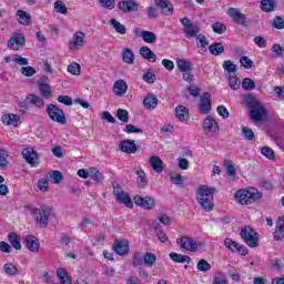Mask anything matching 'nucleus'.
Masks as SVG:
<instances>
[{
	"mask_svg": "<svg viewBox=\"0 0 284 284\" xmlns=\"http://www.w3.org/2000/svg\"><path fill=\"white\" fill-rule=\"evenodd\" d=\"M83 45H85V33L78 31L69 41V48L70 50H79V48H83Z\"/></svg>",
	"mask_w": 284,
	"mask_h": 284,
	"instance_id": "nucleus-14",
	"label": "nucleus"
},
{
	"mask_svg": "<svg viewBox=\"0 0 284 284\" xmlns=\"http://www.w3.org/2000/svg\"><path fill=\"white\" fill-rule=\"evenodd\" d=\"M143 263L146 267H152V265L156 263V255H154V253H145L144 255H142L141 252L134 253L132 261L133 267H141Z\"/></svg>",
	"mask_w": 284,
	"mask_h": 284,
	"instance_id": "nucleus-5",
	"label": "nucleus"
},
{
	"mask_svg": "<svg viewBox=\"0 0 284 284\" xmlns=\"http://www.w3.org/2000/svg\"><path fill=\"white\" fill-rule=\"evenodd\" d=\"M171 261L174 263H190L191 258L187 255L179 254V253H170Z\"/></svg>",
	"mask_w": 284,
	"mask_h": 284,
	"instance_id": "nucleus-39",
	"label": "nucleus"
},
{
	"mask_svg": "<svg viewBox=\"0 0 284 284\" xmlns=\"http://www.w3.org/2000/svg\"><path fill=\"white\" fill-rule=\"evenodd\" d=\"M8 241L16 250H21V236L17 233H9Z\"/></svg>",
	"mask_w": 284,
	"mask_h": 284,
	"instance_id": "nucleus-35",
	"label": "nucleus"
},
{
	"mask_svg": "<svg viewBox=\"0 0 284 284\" xmlns=\"http://www.w3.org/2000/svg\"><path fill=\"white\" fill-rule=\"evenodd\" d=\"M175 116L179 121H187L190 119L187 108L179 105L175 108Z\"/></svg>",
	"mask_w": 284,
	"mask_h": 284,
	"instance_id": "nucleus-34",
	"label": "nucleus"
},
{
	"mask_svg": "<svg viewBox=\"0 0 284 284\" xmlns=\"http://www.w3.org/2000/svg\"><path fill=\"white\" fill-rule=\"evenodd\" d=\"M154 230L156 232L158 240L161 243H168V235L165 234V232H163V230L159 229V225H155Z\"/></svg>",
	"mask_w": 284,
	"mask_h": 284,
	"instance_id": "nucleus-61",
	"label": "nucleus"
},
{
	"mask_svg": "<svg viewBox=\"0 0 284 284\" xmlns=\"http://www.w3.org/2000/svg\"><path fill=\"white\" fill-rule=\"evenodd\" d=\"M223 70H225V72H227L229 74H234L237 70L236 64H234V62H232V60H225L222 64Z\"/></svg>",
	"mask_w": 284,
	"mask_h": 284,
	"instance_id": "nucleus-43",
	"label": "nucleus"
},
{
	"mask_svg": "<svg viewBox=\"0 0 284 284\" xmlns=\"http://www.w3.org/2000/svg\"><path fill=\"white\" fill-rule=\"evenodd\" d=\"M176 65L180 72H192V70H194V67L192 65V61L187 59H178Z\"/></svg>",
	"mask_w": 284,
	"mask_h": 284,
	"instance_id": "nucleus-29",
	"label": "nucleus"
},
{
	"mask_svg": "<svg viewBox=\"0 0 284 284\" xmlns=\"http://www.w3.org/2000/svg\"><path fill=\"white\" fill-rule=\"evenodd\" d=\"M133 201L135 205L143 207V210H154L156 207V200L152 196L142 197L141 195H135Z\"/></svg>",
	"mask_w": 284,
	"mask_h": 284,
	"instance_id": "nucleus-10",
	"label": "nucleus"
},
{
	"mask_svg": "<svg viewBox=\"0 0 284 284\" xmlns=\"http://www.w3.org/2000/svg\"><path fill=\"white\" fill-rule=\"evenodd\" d=\"M227 13L235 23H237L239 26H245L246 17L244 13H241V10L236 8H229Z\"/></svg>",
	"mask_w": 284,
	"mask_h": 284,
	"instance_id": "nucleus-20",
	"label": "nucleus"
},
{
	"mask_svg": "<svg viewBox=\"0 0 284 284\" xmlns=\"http://www.w3.org/2000/svg\"><path fill=\"white\" fill-rule=\"evenodd\" d=\"M22 156L27 161V163H29L30 165H34L37 163L36 162L37 152H34V150L32 149H24L22 151Z\"/></svg>",
	"mask_w": 284,
	"mask_h": 284,
	"instance_id": "nucleus-31",
	"label": "nucleus"
},
{
	"mask_svg": "<svg viewBox=\"0 0 284 284\" xmlns=\"http://www.w3.org/2000/svg\"><path fill=\"white\" fill-rule=\"evenodd\" d=\"M118 6L122 12H136L139 10V3L134 0H122Z\"/></svg>",
	"mask_w": 284,
	"mask_h": 284,
	"instance_id": "nucleus-19",
	"label": "nucleus"
},
{
	"mask_svg": "<svg viewBox=\"0 0 284 284\" xmlns=\"http://www.w3.org/2000/svg\"><path fill=\"white\" fill-rule=\"evenodd\" d=\"M122 61L128 65H132L134 63V51L130 48H125L122 51Z\"/></svg>",
	"mask_w": 284,
	"mask_h": 284,
	"instance_id": "nucleus-32",
	"label": "nucleus"
},
{
	"mask_svg": "<svg viewBox=\"0 0 284 284\" xmlns=\"http://www.w3.org/2000/svg\"><path fill=\"white\" fill-rule=\"evenodd\" d=\"M272 52L275 57H283L284 48L281 44H273Z\"/></svg>",
	"mask_w": 284,
	"mask_h": 284,
	"instance_id": "nucleus-64",
	"label": "nucleus"
},
{
	"mask_svg": "<svg viewBox=\"0 0 284 284\" xmlns=\"http://www.w3.org/2000/svg\"><path fill=\"white\" fill-rule=\"evenodd\" d=\"M263 156H266V159H270L271 161H274L275 155H274V150L270 146H263L261 150Z\"/></svg>",
	"mask_w": 284,
	"mask_h": 284,
	"instance_id": "nucleus-60",
	"label": "nucleus"
},
{
	"mask_svg": "<svg viewBox=\"0 0 284 284\" xmlns=\"http://www.w3.org/2000/svg\"><path fill=\"white\" fill-rule=\"evenodd\" d=\"M54 10L59 14H68V8L65 7V3H63V1L61 0L54 2Z\"/></svg>",
	"mask_w": 284,
	"mask_h": 284,
	"instance_id": "nucleus-50",
	"label": "nucleus"
},
{
	"mask_svg": "<svg viewBox=\"0 0 284 284\" xmlns=\"http://www.w3.org/2000/svg\"><path fill=\"white\" fill-rule=\"evenodd\" d=\"M90 176L99 185H103V173L97 170L95 168H90Z\"/></svg>",
	"mask_w": 284,
	"mask_h": 284,
	"instance_id": "nucleus-37",
	"label": "nucleus"
},
{
	"mask_svg": "<svg viewBox=\"0 0 284 284\" xmlns=\"http://www.w3.org/2000/svg\"><path fill=\"white\" fill-rule=\"evenodd\" d=\"M47 114L51 119V121H54L55 123H60V125H65V113H63V110H61L55 104H49L47 106Z\"/></svg>",
	"mask_w": 284,
	"mask_h": 284,
	"instance_id": "nucleus-9",
	"label": "nucleus"
},
{
	"mask_svg": "<svg viewBox=\"0 0 284 284\" xmlns=\"http://www.w3.org/2000/svg\"><path fill=\"white\" fill-rule=\"evenodd\" d=\"M116 116L122 123H128L130 121V113H128V110L125 109H118Z\"/></svg>",
	"mask_w": 284,
	"mask_h": 284,
	"instance_id": "nucleus-47",
	"label": "nucleus"
},
{
	"mask_svg": "<svg viewBox=\"0 0 284 284\" xmlns=\"http://www.w3.org/2000/svg\"><path fill=\"white\" fill-rule=\"evenodd\" d=\"M136 175H138L139 187H146L148 186V176H145V171L140 169L136 171Z\"/></svg>",
	"mask_w": 284,
	"mask_h": 284,
	"instance_id": "nucleus-42",
	"label": "nucleus"
},
{
	"mask_svg": "<svg viewBox=\"0 0 284 284\" xmlns=\"http://www.w3.org/2000/svg\"><path fill=\"white\" fill-rule=\"evenodd\" d=\"M27 101H29V103H31V105H34L39 109H41L45 105V102H43V98H41L37 94H28Z\"/></svg>",
	"mask_w": 284,
	"mask_h": 284,
	"instance_id": "nucleus-33",
	"label": "nucleus"
},
{
	"mask_svg": "<svg viewBox=\"0 0 284 284\" xmlns=\"http://www.w3.org/2000/svg\"><path fill=\"white\" fill-rule=\"evenodd\" d=\"M113 92L115 97H123V94L128 92V83H125L123 80L115 81L113 84Z\"/></svg>",
	"mask_w": 284,
	"mask_h": 284,
	"instance_id": "nucleus-26",
	"label": "nucleus"
},
{
	"mask_svg": "<svg viewBox=\"0 0 284 284\" xmlns=\"http://www.w3.org/2000/svg\"><path fill=\"white\" fill-rule=\"evenodd\" d=\"M169 176L173 185H183V183H185V179L179 173H170Z\"/></svg>",
	"mask_w": 284,
	"mask_h": 284,
	"instance_id": "nucleus-44",
	"label": "nucleus"
},
{
	"mask_svg": "<svg viewBox=\"0 0 284 284\" xmlns=\"http://www.w3.org/2000/svg\"><path fill=\"white\" fill-rule=\"evenodd\" d=\"M209 50L211 54H213L214 57H219V54H223V52H225V47H223V43L216 42L211 44L209 47Z\"/></svg>",
	"mask_w": 284,
	"mask_h": 284,
	"instance_id": "nucleus-38",
	"label": "nucleus"
},
{
	"mask_svg": "<svg viewBox=\"0 0 284 284\" xmlns=\"http://www.w3.org/2000/svg\"><path fill=\"white\" fill-rule=\"evenodd\" d=\"M119 148L121 152L125 154H134L136 152V143H134V140H123L120 142Z\"/></svg>",
	"mask_w": 284,
	"mask_h": 284,
	"instance_id": "nucleus-23",
	"label": "nucleus"
},
{
	"mask_svg": "<svg viewBox=\"0 0 284 284\" xmlns=\"http://www.w3.org/2000/svg\"><path fill=\"white\" fill-rule=\"evenodd\" d=\"M140 37L145 41V43H156V34L152 31H140Z\"/></svg>",
	"mask_w": 284,
	"mask_h": 284,
	"instance_id": "nucleus-36",
	"label": "nucleus"
},
{
	"mask_svg": "<svg viewBox=\"0 0 284 284\" xmlns=\"http://www.w3.org/2000/svg\"><path fill=\"white\" fill-rule=\"evenodd\" d=\"M68 72H70V74L79 77V74H81V65H79V63L77 62H73L68 65Z\"/></svg>",
	"mask_w": 284,
	"mask_h": 284,
	"instance_id": "nucleus-56",
	"label": "nucleus"
},
{
	"mask_svg": "<svg viewBox=\"0 0 284 284\" xmlns=\"http://www.w3.org/2000/svg\"><path fill=\"white\" fill-rule=\"evenodd\" d=\"M216 187H209L207 185H202L196 191V201L204 212H212L214 210V193Z\"/></svg>",
	"mask_w": 284,
	"mask_h": 284,
	"instance_id": "nucleus-1",
	"label": "nucleus"
},
{
	"mask_svg": "<svg viewBox=\"0 0 284 284\" xmlns=\"http://www.w3.org/2000/svg\"><path fill=\"white\" fill-rule=\"evenodd\" d=\"M212 30L215 32V34H223L227 30V27L221 22H214L212 24Z\"/></svg>",
	"mask_w": 284,
	"mask_h": 284,
	"instance_id": "nucleus-53",
	"label": "nucleus"
},
{
	"mask_svg": "<svg viewBox=\"0 0 284 284\" xmlns=\"http://www.w3.org/2000/svg\"><path fill=\"white\" fill-rule=\"evenodd\" d=\"M180 23L184 27V34L186 39H196L201 33V27L192 22L187 17L180 19Z\"/></svg>",
	"mask_w": 284,
	"mask_h": 284,
	"instance_id": "nucleus-6",
	"label": "nucleus"
},
{
	"mask_svg": "<svg viewBox=\"0 0 284 284\" xmlns=\"http://www.w3.org/2000/svg\"><path fill=\"white\" fill-rule=\"evenodd\" d=\"M199 109L202 114L212 112V95L210 92H204L200 98Z\"/></svg>",
	"mask_w": 284,
	"mask_h": 284,
	"instance_id": "nucleus-12",
	"label": "nucleus"
},
{
	"mask_svg": "<svg viewBox=\"0 0 284 284\" xmlns=\"http://www.w3.org/2000/svg\"><path fill=\"white\" fill-rule=\"evenodd\" d=\"M30 214L33 216L39 227H48V223H50V216L52 214V207L48 205H42L39 209L34 207L30 210Z\"/></svg>",
	"mask_w": 284,
	"mask_h": 284,
	"instance_id": "nucleus-2",
	"label": "nucleus"
},
{
	"mask_svg": "<svg viewBox=\"0 0 284 284\" xmlns=\"http://www.w3.org/2000/svg\"><path fill=\"white\" fill-rule=\"evenodd\" d=\"M0 168H8V151L0 149Z\"/></svg>",
	"mask_w": 284,
	"mask_h": 284,
	"instance_id": "nucleus-59",
	"label": "nucleus"
},
{
	"mask_svg": "<svg viewBox=\"0 0 284 284\" xmlns=\"http://www.w3.org/2000/svg\"><path fill=\"white\" fill-rule=\"evenodd\" d=\"M246 105L251 110L250 116L253 121H263V115L265 114V106H263L258 100H256L254 97H247Z\"/></svg>",
	"mask_w": 284,
	"mask_h": 284,
	"instance_id": "nucleus-3",
	"label": "nucleus"
},
{
	"mask_svg": "<svg viewBox=\"0 0 284 284\" xmlns=\"http://www.w3.org/2000/svg\"><path fill=\"white\" fill-rule=\"evenodd\" d=\"M229 85L230 88H232V90H239V88H241V81L239 80V78H236V75H229Z\"/></svg>",
	"mask_w": 284,
	"mask_h": 284,
	"instance_id": "nucleus-54",
	"label": "nucleus"
},
{
	"mask_svg": "<svg viewBox=\"0 0 284 284\" xmlns=\"http://www.w3.org/2000/svg\"><path fill=\"white\" fill-rule=\"evenodd\" d=\"M176 243L178 245H180V247L186 250V252H196V250L199 248V244L196 243V241H194V239L190 236H182L178 239Z\"/></svg>",
	"mask_w": 284,
	"mask_h": 284,
	"instance_id": "nucleus-11",
	"label": "nucleus"
},
{
	"mask_svg": "<svg viewBox=\"0 0 284 284\" xmlns=\"http://www.w3.org/2000/svg\"><path fill=\"white\" fill-rule=\"evenodd\" d=\"M235 199H237L241 205H251V203H254V201H258V199H261V193L239 190L235 193Z\"/></svg>",
	"mask_w": 284,
	"mask_h": 284,
	"instance_id": "nucleus-7",
	"label": "nucleus"
},
{
	"mask_svg": "<svg viewBox=\"0 0 284 284\" xmlns=\"http://www.w3.org/2000/svg\"><path fill=\"white\" fill-rule=\"evenodd\" d=\"M196 268L199 272H210V270H212V265L205 260H200Z\"/></svg>",
	"mask_w": 284,
	"mask_h": 284,
	"instance_id": "nucleus-49",
	"label": "nucleus"
},
{
	"mask_svg": "<svg viewBox=\"0 0 284 284\" xmlns=\"http://www.w3.org/2000/svg\"><path fill=\"white\" fill-rule=\"evenodd\" d=\"M17 105L22 114H27L28 110H30V101L28 100V95L24 100L18 101Z\"/></svg>",
	"mask_w": 284,
	"mask_h": 284,
	"instance_id": "nucleus-46",
	"label": "nucleus"
},
{
	"mask_svg": "<svg viewBox=\"0 0 284 284\" xmlns=\"http://www.w3.org/2000/svg\"><path fill=\"white\" fill-rule=\"evenodd\" d=\"M26 247L30 251L37 254L39 252V248L41 247V244H39V239L34 235H27L26 236Z\"/></svg>",
	"mask_w": 284,
	"mask_h": 284,
	"instance_id": "nucleus-21",
	"label": "nucleus"
},
{
	"mask_svg": "<svg viewBox=\"0 0 284 284\" xmlns=\"http://www.w3.org/2000/svg\"><path fill=\"white\" fill-rule=\"evenodd\" d=\"M16 17L18 18V23L21 26H30V22L32 21V16L23 10H18Z\"/></svg>",
	"mask_w": 284,
	"mask_h": 284,
	"instance_id": "nucleus-28",
	"label": "nucleus"
},
{
	"mask_svg": "<svg viewBox=\"0 0 284 284\" xmlns=\"http://www.w3.org/2000/svg\"><path fill=\"white\" fill-rule=\"evenodd\" d=\"M224 165L226 168V174H229V176H236V168H234L232 161L226 160L224 162Z\"/></svg>",
	"mask_w": 284,
	"mask_h": 284,
	"instance_id": "nucleus-58",
	"label": "nucleus"
},
{
	"mask_svg": "<svg viewBox=\"0 0 284 284\" xmlns=\"http://www.w3.org/2000/svg\"><path fill=\"white\" fill-rule=\"evenodd\" d=\"M224 245L225 247H227V250H230L231 252H236L239 250V246L241 244L236 243L235 241H233L230 237H226V240L224 241Z\"/></svg>",
	"mask_w": 284,
	"mask_h": 284,
	"instance_id": "nucleus-51",
	"label": "nucleus"
},
{
	"mask_svg": "<svg viewBox=\"0 0 284 284\" xmlns=\"http://www.w3.org/2000/svg\"><path fill=\"white\" fill-rule=\"evenodd\" d=\"M113 251L119 256H125L130 252V242L128 240H115L113 243Z\"/></svg>",
	"mask_w": 284,
	"mask_h": 284,
	"instance_id": "nucleus-15",
	"label": "nucleus"
},
{
	"mask_svg": "<svg viewBox=\"0 0 284 284\" xmlns=\"http://www.w3.org/2000/svg\"><path fill=\"white\" fill-rule=\"evenodd\" d=\"M240 63L241 67L245 68L246 70H251V68H254V61H252L247 55L240 58Z\"/></svg>",
	"mask_w": 284,
	"mask_h": 284,
	"instance_id": "nucleus-52",
	"label": "nucleus"
},
{
	"mask_svg": "<svg viewBox=\"0 0 284 284\" xmlns=\"http://www.w3.org/2000/svg\"><path fill=\"white\" fill-rule=\"evenodd\" d=\"M143 105L145 110H154L159 105V98L155 95L149 94L143 100Z\"/></svg>",
	"mask_w": 284,
	"mask_h": 284,
	"instance_id": "nucleus-30",
	"label": "nucleus"
},
{
	"mask_svg": "<svg viewBox=\"0 0 284 284\" xmlns=\"http://www.w3.org/2000/svg\"><path fill=\"white\" fill-rule=\"evenodd\" d=\"M202 130L205 132V134H211L213 136V134L219 132V123L216 120H214V118H212V115H209L203 121Z\"/></svg>",
	"mask_w": 284,
	"mask_h": 284,
	"instance_id": "nucleus-13",
	"label": "nucleus"
},
{
	"mask_svg": "<svg viewBox=\"0 0 284 284\" xmlns=\"http://www.w3.org/2000/svg\"><path fill=\"white\" fill-rule=\"evenodd\" d=\"M38 87L42 99H50L52 97V90L48 83V77H42L38 80Z\"/></svg>",
	"mask_w": 284,
	"mask_h": 284,
	"instance_id": "nucleus-16",
	"label": "nucleus"
},
{
	"mask_svg": "<svg viewBox=\"0 0 284 284\" xmlns=\"http://www.w3.org/2000/svg\"><path fill=\"white\" fill-rule=\"evenodd\" d=\"M113 195L115 196V200L118 203H122L125 205V207H133L134 203L132 202V199L123 189L121 187V184L113 183Z\"/></svg>",
	"mask_w": 284,
	"mask_h": 284,
	"instance_id": "nucleus-8",
	"label": "nucleus"
},
{
	"mask_svg": "<svg viewBox=\"0 0 284 284\" xmlns=\"http://www.w3.org/2000/svg\"><path fill=\"white\" fill-rule=\"evenodd\" d=\"M242 134L246 141H254L255 139L254 131L247 126L242 128Z\"/></svg>",
	"mask_w": 284,
	"mask_h": 284,
	"instance_id": "nucleus-55",
	"label": "nucleus"
},
{
	"mask_svg": "<svg viewBox=\"0 0 284 284\" xmlns=\"http://www.w3.org/2000/svg\"><path fill=\"white\" fill-rule=\"evenodd\" d=\"M1 121L3 125H13V128H19V125H21V116L14 113L3 114Z\"/></svg>",
	"mask_w": 284,
	"mask_h": 284,
	"instance_id": "nucleus-18",
	"label": "nucleus"
},
{
	"mask_svg": "<svg viewBox=\"0 0 284 284\" xmlns=\"http://www.w3.org/2000/svg\"><path fill=\"white\" fill-rule=\"evenodd\" d=\"M240 236L248 247H258V233L252 226L246 225L242 227Z\"/></svg>",
	"mask_w": 284,
	"mask_h": 284,
	"instance_id": "nucleus-4",
	"label": "nucleus"
},
{
	"mask_svg": "<svg viewBox=\"0 0 284 284\" xmlns=\"http://www.w3.org/2000/svg\"><path fill=\"white\" fill-rule=\"evenodd\" d=\"M20 72L23 77H34L37 74V70L32 67H22Z\"/></svg>",
	"mask_w": 284,
	"mask_h": 284,
	"instance_id": "nucleus-63",
	"label": "nucleus"
},
{
	"mask_svg": "<svg viewBox=\"0 0 284 284\" xmlns=\"http://www.w3.org/2000/svg\"><path fill=\"white\" fill-rule=\"evenodd\" d=\"M4 272L9 276H17V274H19V268L13 264H4Z\"/></svg>",
	"mask_w": 284,
	"mask_h": 284,
	"instance_id": "nucleus-57",
	"label": "nucleus"
},
{
	"mask_svg": "<svg viewBox=\"0 0 284 284\" xmlns=\"http://www.w3.org/2000/svg\"><path fill=\"white\" fill-rule=\"evenodd\" d=\"M154 3L160 10H162L163 14L170 17L174 12V7L172 3L166 2L165 0H154Z\"/></svg>",
	"mask_w": 284,
	"mask_h": 284,
	"instance_id": "nucleus-24",
	"label": "nucleus"
},
{
	"mask_svg": "<svg viewBox=\"0 0 284 284\" xmlns=\"http://www.w3.org/2000/svg\"><path fill=\"white\" fill-rule=\"evenodd\" d=\"M150 165L153 169V172H156L158 174H161L165 168L163 166V160L161 158L153 155L149 160Z\"/></svg>",
	"mask_w": 284,
	"mask_h": 284,
	"instance_id": "nucleus-25",
	"label": "nucleus"
},
{
	"mask_svg": "<svg viewBox=\"0 0 284 284\" xmlns=\"http://www.w3.org/2000/svg\"><path fill=\"white\" fill-rule=\"evenodd\" d=\"M274 241L284 240V215L280 216L276 222L275 231L273 233Z\"/></svg>",
	"mask_w": 284,
	"mask_h": 284,
	"instance_id": "nucleus-22",
	"label": "nucleus"
},
{
	"mask_svg": "<svg viewBox=\"0 0 284 284\" xmlns=\"http://www.w3.org/2000/svg\"><path fill=\"white\" fill-rule=\"evenodd\" d=\"M260 8L261 10H263V12H274L276 3L274 2V0H262Z\"/></svg>",
	"mask_w": 284,
	"mask_h": 284,
	"instance_id": "nucleus-40",
	"label": "nucleus"
},
{
	"mask_svg": "<svg viewBox=\"0 0 284 284\" xmlns=\"http://www.w3.org/2000/svg\"><path fill=\"white\" fill-rule=\"evenodd\" d=\"M242 88H243V90H245L246 92H252V90H255V89H256V83H254V82L252 81V79L245 78V79H243V81H242Z\"/></svg>",
	"mask_w": 284,
	"mask_h": 284,
	"instance_id": "nucleus-45",
	"label": "nucleus"
},
{
	"mask_svg": "<svg viewBox=\"0 0 284 284\" xmlns=\"http://www.w3.org/2000/svg\"><path fill=\"white\" fill-rule=\"evenodd\" d=\"M140 54L142 59H145L146 61H151V63H155L156 61V54L152 51L150 47L140 48Z\"/></svg>",
	"mask_w": 284,
	"mask_h": 284,
	"instance_id": "nucleus-27",
	"label": "nucleus"
},
{
	"mask_svg": "<svg viewBox=\"0 0 284 284\" xmlns=\"http://www.w3.org/2000/svg\"><path fill=\"white\" fill-rule=\"evenodd\" d=\"M273 27L276 30H283L284 29V18L281 16H276L273 20Z\"/></svg>",
	"mask_w": 284,
	"mask_h": 284,
	"instance_id": "nucleus-62",
	"label": "nucleus"
},
{
	"mask_svg": "<svg viewBox=\"0 0 284 284\" xmlns=\"http://www.w3.org/2000/svg\"><path fill=\"white\" fill-rule=\"evenodd\" d=\"M21 45H26V37L21 33L13 34L8 41V48L11 50H19Z\"/></svg>",
	"mask_w": 284,
	"mask_h": 284,
	"instance_id": "nucleus-17",
	"label": "nucleus"
},
{
	"mask_svg": "<svg viewBox=\"0 0 284 284\" xmlns=\"http://www.w3.org/2000/svg\"><path fill=\"white\" fill-rule=\"evenodd\" d=\"M49 176L52 183H55V184H59L63 181V173H61L60 171H51L49 173Z\"/></svg>",
	"mask_w": 284,
	"mask_h": 284,
	"instance_id": "nucleus-48",
	"label": "nucleus"
},
{
	"mask_svg": "<svg viewBox=\"0 0 284 284\" xmlns=\"http://www.w3.org/2000/svg\"><path fill=\"white\" fill-rule=\"evenodd\" d=\"M110 26L114 28L118 34H125L128 32V29H125V26L121 24V22H119L116 19H111Z\"/></svg>",
	"mask_w": 284,
	"mask_h": 284,
	"instance_id": "nucleus-41",
	"label": "nucleus"
}]
</instances>
